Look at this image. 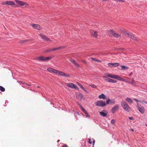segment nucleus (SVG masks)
Wrapping results in <instances>:
<instances>
[{"label":"nucleus","mask_w":147,"mask_h":147,"mask_svg":"<svg viewBox=\"0 0 147 147\" xmlns=\"http://www.w3.org/2000/svg\"><path fill=\"white\" fill-rule=\"evenodd\" d=\"M115 121L114 119H112L111 121V123L112 124H114L115 123Z\"/></svg>","instance_id":"32"},{"label":"nucleus","mask_w":147,"mask_h":147,"mask_svg":"<svg viewBox=\"0 0 147 147\" xmlns=\"http://www.w3.org/2000/svg\"><path fill=\"white\" fill-rule=\"evenodd\" d=\"M0 90L2 92H4L5 91V89L3 87L0 86Z\"/></svg>","instance_id":"24"},{"label":"nucleus","mask_w":147,"mask_h":147,"mask_svg":"<svg viewBox=\"0 0 147 147\" xmlns=\"http://www.w3.org/2000/svg\"><path fill=\"white\" fill-rule=\"evenodd\" d=\"M107 76H103V78H105V80L106 81L110 82V79H111L108 78L107 77Z\"/></svg>","instance_id":"23"},{"label":"nucleus","mask_w":147,"mask_h":147,"mask_svg":"<svg viewBox=\"0 0 147 147\" xmlns=\"http://www.w3.org/2000/svg\"><path fill=\"white\" fill-rule=\"evenodd\" d=\"M121 105L123 109L125 111L128 112L130 109V108L127 103L124 100H122L121 102Z\"/></svg>","instance_id":"3"},{"label":"nucleus","mask_w":147,"mask_h":147,"mask_svg":"<svg viewBox=\"0 0 147 147\" xmlns=\"http://www.w3.org/2000/svg\"><path fill=\"white\" fill-rule=\"evenodd\" d=\"M90 86L93 88H96V86L92 84H91L90 85Z\"/></svg>","instance_id":"28"},{"label":"nucleus","mask_w":147,"mask_h":147,"mask_svg":"<svg viewBox=\"0 0 147 147\" xmlns=\"http://www.w3.org/2000/svg\"><path fill=\"white\" fill-rule=\"evenodd\" d=\"M67 86L71 88H74L76 89H78V87L73 83H67Z\"/></svg>","instance_id":"11"},{"label":"nucleus","mask_w":147,"mask_h":147,"mask_svg":"<svg viewBox=\"0 0 147 147\" xmlns=\"http://www.w3.org/2000/svg\"><path fill=\"white\" fill-rule=\"evenodd\" d=\"M88 142L90 143V144H91L92 143L91 141V140L90 139H88Z\"/></svg>","instance_id":"40"},{"label":"nucleus","mask_w":147,"mask_h":147,"mask_svg":"<svg viewBox=\"0 0 147 147\" xmlns=\"http://www.w3.org/2000/svg\"><path fill=\"white\" fill-rule=\"evenodd\" d=\"M93 146L92 147H94V144L95 143V141L94 140H93Z\"/></svg>","instance_id":"43"},{"label":"nucleus","mask_w":147,"mask_h":147,"mask_svg":"<svg viewBox=\"0 0 147 147\" xmlns=\"http://www.w3.org/2000/svg\"><path fill=\"white\" fill-rule=\"evenodd\" d=\"M139 102H141L142 103H144V101L143 100H139Z\"/></svg>","instance_id":"42"},{"label":"nucleus","mask_w":147,"mask_h":147,"mask_svg":"<svg viewBox=\"0 0 147 147\" xmlns=\"http://www.w3.org/2000/svg\"><path fill=\"white\" fill-rule=\"evenodd\" d=\"M77 98L81 100L83 98L84 96L81 93H79L78 94V96H77Z\"/></svg>","instance_id":"21"},{"label":"nucleus","mask_w":147,"mask_h":147,"mask_svg":"<svg viewBox=\"0 0 147 147\" xmlns=\"http://www.w3.org/2000/svg\"><path fill=\"white\" fill-rule=\"evenodd\" d=\"M100 114L101 116H102L104 117H105L107 115V111H106L103 110V111L100 112Z\"/></svg>","instance_id":"15"},{"label":"nucleus","mask_w":147,"mask_h":147,"mask_svg":"<svg viewBox=\"0 0 147 147\" xmlns=\"http://www.w3.org/2000/svg\"><path fill=\"white\" fill-rule=\"evenodd\" d=\"M15 1L16 3L20 6H25L26 7H27L28 5V4L27 3L22 1L18 0H15Z\"/></svg>","instance_id":"8"},{"label":"nucleus","mask_w":147,"mask_h":147,"mask_svg":"<svg viewBox=\"0 0 147 147\" xmlns=\"http://www.w3.org/2000/svg\"><path fill=\"white\" fill-rule=\"evenodd\" d=\"M81 89L82 90H84L87 93H88V92L87 91V90H86L83 87H82V88Z\"/></svg>","instance_id":"33"},{"label":"nucleus","mask_w":147,"mask_h":147,"mask_svg":"<svg viewBox=\"0 0 147 147\" xmlns=\"http://www.w3.org/2000/svg\"><path fill=\"white\" fill-rule=\"evenodd\" d=\"M26 84V85H28V86H30V84Z\"/></svg>","instance_id":"49"},{"label":"nucleus","mask_w":147,"mask_h":147,"mask_svg":"<svg viewBox=\"0 0 147 147\" xmlns=\"http://www.w3.org/2000/svg\"><path fill=\"white\" fill-rule=\"evenodd\" d=\"M132 73H131V74H129V76H130L131 74H132Z\"/></svg>","instance_id":"52"},{"label":"nucleus","mask_w":147,"mask_h":147,"mask_svg":"<svg viewBox=\"0 0 147 147\" xmlns=\"http://www.w3.org/2000/svg\"><path fill=\"white\" fill-rule=\"evenodd\" d=\"M90 32L91 35L94 37H96L97 36V32L91 30L90 31Z\"/></svg>","instance_id":"13"},{"label":"nucleus","mask_w":147,"mask_h":147,"mask_svg":"<svg viewBox=\"0 0 147 147\" xmlns=\"http://www.w3.org/2000/svg\"><path fill=\"white\" fill-rule=\"evenodd\" d=\"M51 58V57H45L43 56H41L40 57H36V59L41 61H45L49 60Z\"/></svg>","instance_id":"5"},{"label":"nucleus","mask_w":147,"mask_h":147,"mask_svg":"<svg viewBox=\"0 0 147 147\" xmlns=\"http://www.w3.org/2000/svg\"><path fill=\"white\" fill-rule=\"evenodd\" d=\"M78 85L81 88H82V87H83V86L80 84H78Z\"/></svg>","instance_id":"39"},{"label":"nucleus","mask_w":147,"mask_h":147,"mask_svg":"<svg viewBox=\"0 0 147 147\" xmlns=\"http://www.w3.org/2000/svg\"><path fill=\"white\" fill-rule=\"evenodd\" d=\"M116 1H118L119 2H124V1L123 0H116Z\"/></svg>","instance_id":"36"},{"label":"nucleus","mask_w":147,"mask_h":147,"mask_svg":"<svg viewBox=\"0 0 147 147\" xmlns=\"http://www.w3.org/2000/svg\"><path fill=\"white\" fill-rule=\"evenodd\" d=\"M129 119L130 120H131V119H133V118L131 117H129Z\"/></svg>","instance_id":"44"},{"label":"nucleus","mask_w":147,"mask_h":147,"mask_svg":"<svg viewBox=\"0 0 147 147\" xmlns=\"http://www.w3.org/2000/svg\"><path fill=\"white\" fill-rule=\"evenodd\" d=\"M85 115L86 117H89L90 116L89 115H88V113L87 112H86V113H85Z\"/></svg>","instance_id":"35"},{"label":"nucleus","mask_w":147,"mask_h":147,"mask_svg":"<svg viewBox=\"0 0 147 147\" xmlns=\"http://www.w3.org/2000/svg\"><path fill=\"white\" fill-rule=\"evenodd\" d=\"M47 70L49 72L52 74H57L62 76H64L66 77H69L70 76L68 74H65L63 72L56 70L53 68L49 67L47 69Z\"/></svg>","instance_id":"1"},{"label":"nucleus","mask_w":147,"mask_h":147,"mask_svg":"<svg viewBox=\"0 0 147 147\" xmlns=\"http://www.w3.org/2000/svg\"><path fill=\"white\" fill-rule=\"evenodd\" d=\"M109 32L112 34L113 35L116 37H120L121 36L120 35L117 34V33L114 32L112 30H109Z\"/></svg>","instance_id":"14"},{"label":"nucleus","mask_w":147,"mask_h":147,"mask_svg":"<svg viewBox=\"0 0 147 147\" xmlns=\"http://www.w3.org/2000/svg\"><path fill=\"white\" fill-rule=\"evenodd\" d=\"M110 100L109 99H107L106 104H109V103H110Z\"/></svg>","instance_id":"30"},{"label":"nucleus","mask_w":147,"mask_h":147,"mask_svg":"<svg viewBox=\"0 0 147 147\" xmlns=\"http://www.w3.org/2000/svg\"><path fill=\"white\" fill-rule=\"evenodd\" d=\"M108 65L109 66L112 67V65L114 67H117L119 65V64L117 63H108Z\"/></svg>","instance_id":"16"},{"label":"nucleus","mask_w":147,"mask_h":147,"mask_svg":"<svg viewBox=\"0 0 147 147\" xmlns=\"http://www.w3.org/2000/svg\"><path fill=\"white\" fill-rule=\"evenodd\" d=\"M59 49V47H57L53 49H52L47 50L45 51V52L47 53L49 52H51L52 51H56Z\"/></svg>","instance_id":"18"},{"label":"nucleus","mask_w":147,"mask_h":147,"mask_svg":"<svg viewBox=\"0 0 147 147\" xmlns=\"http://www.w3.org/2000/svg\"><path fill=\"white\" fill-rule=\"evenodd\" d=\"M125 34L127 36L130 38L132 40H137V38L131 33L126 32L125 33Z\"/></svg>","instance_id":"6"},{"label":"nucleus","mask_w":147,"mask_h":147,"mask_svg":"<svg viewBox=\"0 0 147 147\" xmlns=\"http://www.w3.org/2000/svg\"><path fill=\"white\" fill-rule=\"evenodd\" d=\"M98 98L100 99H103L105 100L106 98V96L104 94L102 93L99 96Z\"/></svg>","instance_id":"20"},{"label":"nucleus","mask_w":147,"mask_h":147,"mask_svg":"<svg viewBox=\"0 0 147 147\" xmlns=\"http://www.w3.org/2000/svg\"><path fill=\"white\" fill-rule=\"evenodd\" d=\"M105 75L106 76H107L108 77L116 79L117 80H119L120 81H124V79L120 77L118 75H116L114 74H105Z\"/></svg>","instance_id":"2"},{"label":"nucleus","mask_w":147,"mask_h":147,"mask_svg":"<svg viewBox=\"0 0 147 147\" xmlns=\"http://www.w3.org/2000/svg\"><path fill=\"white\" fill-rule=\"evenodd\" d=\"M32 26L34 28L39 30H40L41 28V27L39 25L36 24H33L32 25Z\"/></svg>","instance_id":"17"},{"label":"nucleus","mask_w":147,"mask_h":147,"mask_svg":"<svg viewBox=\"0 0 147 147\" xmlns=\"http://www.w3.org/2000/svg\"><path fill=\"white\" fill-rule=\"evenodd\" d=\"M117 82V81H116L115 80H113V79H110V82L113 83H116Z\"/></svg>","instance_id":"27"},{"label":"nucleus","mask_w":147,"mask_h":147,"mask_svg":"<svg viewBox=\"0 0 147 147\" xmlns=\"http://www.w3.org/2000/svg\"><path fill=\"white\" fill-rule=\"evenodd\" d=\"M78 105H80V104L78 103Z\"/></svg>","instance_id":"54"},{"label":"nucleus","mask_w":147,"mask_h":147,"mask_svg":"<svg viewBox=\"0 0 147 147\" xmlns=\"http://www.w3.org/2000/svg\"><path fill=\"white\" fill-rule=\"evenodd\" d=\"M127 82H128L129 83H130L132 84H134V80L133 78H132V81L130 82H128L127 81Z\"/></svg>","instance_id":"29"},{"label":"nucleus","mask_w":147,"mask_h":147,"mask_svg":"<svg viewBox=\"0 0 147 147\" xmlns=\"http://www.w3.org/2000/svg\"><path fill=\"white\" fill-rule=\"evenodd\" d=\"M59 141H60V140H58L57 141V142H59Z\"/></svg>","instance_id":"50"},{"label":"nucleus","mask_w":147,"mask_h":147,"mask_svg":"<svg viewBox=\"0 0 147 147\" xmlns=\"http://www.w3.org/2000/svg\"><path fill=\"white\" fill-rule=\"evenodd\" d=\"M62 147H67V145L65 144Z\"/></svg>","instance_id":"45"},{"label":"nucleus","mask_w":147,"mask_h":147,"mask_svg":"<svg viewBox=\"0 0 147 147\" xmlns=\"http://www.w3.org/2000/svg\"><path fill=\"white\" fill-rule=\"evenodd\" d=\"M144 103H145L146 104H147V101H144Z\"/></svg>","instance_id":"48"},{"label":"nucleus","mask_w":147,"mask_h":147,"mask_svg":"<svg viewBox=\"0 0 147 147\" xmlns=\"http://www.w3.org/2000/svg\"><path fill=\"white\" fill-rule=\"evenodd\" d=\"M2 5H14L15 3L14 2L12 1H6L2 2L1 3Z\"/></svg>","instance_id":"9"},{"label":"nucleus","mask_w":147,"mask_h":147,"mask_svg":"<svg viewBox=\"0 0 147 147\" xmlns=\"http://www.w3.org/2000/svg\"><path fill=\"white\" fill-rule=\"evenodd\" d=\"M145 125L147 127V124H146Z\"/></svg>","instance_id":"53"},{"label":"nucleus","mask_w":147,"mask_h":147,"mask_svg":"<svg viewBox=\"0 0 147 147\" xmlns=\"http://www.w3.org/2000/svg\"><path fill=\"white\" fill-rule=\"evenodd\" d=\"M115 103V101L114 99L110 100V103L111 104H114Z\"/></svg>","instance_id":"25"},{"label":"nucleus","mask_w":147,"mask_h":147,"mask_svg":"<svg viewBox=\"0 0 147 147\" xmlns=\"http://www.w3.org/2000/svg\"><path fill=\"white\" fill-rule=\"evenodd\" d=\"M95 104L96 106L101 107H104L107 105L105 101H103L102 100L97 101L95 102Z\"/></svg>","instance_id":"4"},{"label":"nucleus","mask_w":147,"mask_h":147,"mask_svg":"<svg viewBox=\"0 0 147 147\" xmlns=\"http://www.w3.org/2000/svg\"><path fill=\"white\" fill-rule=\"evenodd\" d=\"M26 40H24L22 41L21 42H22L21 43H24L25 41H26Z\"/></svg>","instance_id":"46"},{"label":"nucleus","mask_w":147,"mask_h":147,"mask_svg":"<svg viewBox=\"0 0 147 147\" xmlns=\"http://www.w3.org/2000/svg\"><path fill=\"white\" fill-rule=\"evenodd\" d=\"M134 100L135 101L137 102H139V100H138V99H136V98H134Z\"/></svg>","instance_id":"38"},{"label":"nucleus","mask_w":147,"mask_h":147,"mask_svg":"<svg viewBox=\"0 0 147 147\" xmlns=\"http://www.w3.org/2000/svg\"><path fill=\"white\" fill-rule=\"evenodd\" d=\"M80 107L81 109L83 111V112H84L85 113H86V112H87L86 111V110L84 109H83L82 106H80Z\"/></svg>","instance_id":"31"},{"label":"nucleus","mask_w":147,"mask_h":147,"mask_svg":"<svg viewBox=\"0 0 147 147\" xmlns=\"http://www.w3.org/2000/svg\"><path fill=\"white\" fill-rule=\"evenodd\" d=\"M81 89L82 90H84L87 93H88V92L87 91V90H86L83 87H82V88Z\"/></svg>","instance_id":"34"},{"label":"nucleus","mask_w":147,"mask_h":147,"mask_svg":"<svg viewBox=\"0 0 147 147\" xmlns=\"http://www.w3.org/2000/svg\"><path fill=\"white\" fill-rule=\"evenodd\" d=\"M121 67H122V68L123 69H124L125 68H126L125 66L123 65H121Z\"/></svg>","instance_id":"37"},{"label":"nucleus","mask_w":147,"mask_h":147,"mask_svg":"<svg viewBox=\"0 0 147 147\" xmlns=\"http://www.w3.org/2000/svg\"><path fill=\"white\" fill-rule=\"evenodd\" d=\"M130 130L132 131H134V130L133 129H130Z\"/></svg>","instance_id":"47"},{"label":"nucleus","mask_w":147,"mask_h":147,"mask_svg":"<svg viewBox=\"0 0 147 147\" xmlns=\"http://www.w3.org/2000/svg\"><path fill=\"white\" fill-rule=\"evenodd\" d=\"M119 108V106L118 105H114V106L111 109V112L113 113H115L117 110H118Z\"/></svg>","instance_id":"10"},{"label":"nucleus","mask_w":147,"mask_h":147,"mask_svg":"<svg viewBox=\"0 0 147 147\" xmlns=\"http://www.w3.org/2000/svg\"><path fill=\"white\" fill-rule=\"evenodd\" d=\"M59 49H63L65 48V47H59Z\"/></svg>","instance_id":"41"},{"label":"nucleus","mask_w":147,"mask_h":147,"mask_svg":"<svg viewBox=\"0 0 147 147\" xmlns=\"http://www.w3.org/2000/svg\"><path fill=\"white\" fill-rule=\"evenodd\" d=\"M137 107L139 111L142 114L144 113V108L140 104L138 103L137 104Z\"/></svg>","instance_id":"7"},{"label":"nucleus","mask_w":147,"mask_h":147,"mask_svg":"<svg viewBox=\"0 0 147 147\" xmlns=\"http://www.w3.org/2000/svg\"><path fill=\"white\" fill-rule=\"evenodd\" d=\"M38 35L41 37L42 38L46 41H50V40L44 34H39Z\"/></svg>","instance_id":"12"},{"label":"nucleus","mask_w":147,"mask_h":147,"mask_svg":"<svg viewBox=\"0 0 147 147\" xmlns=\"http://www.w3.org/2000/svg\"><path fill=\"white\" fill-rule=\"evenodd\" d=\"M91 58V59H92V60H94V61H97V62H100V60H98V59H96V58Z\"/></svg>","instance_id":"26"},{"label":"nucleus","mask_w":147,"mask_h":147,"mask_svg":"<svg viewBox=\"0 0 147 147\" xmlns=\"http://www.w3.org/2000/svg\"><path fill=\"white\" fill-rule=\"evenodd\" d=\"M70 61L77 67H79V65L73 59H71Z\"/></svg>","instance_id":"19"},{"label":"nucleus","mask_w":147,"mask_h":147,"mask_svg":"<svg viewBox=\"0 0 147 147\" xmlns=\"http://www.w3.org/2000/svg\"><path fill=\"white\" fill-rule=\"evenodd\" d=\"M37 88H39V86H37Z\"/></svg>","instance_id":"55"},{"label":"nucleus","mask_w":147,"mask_h":147,"mask_svg":"<svg viewBox=\"0 0 147 147\" xmlns=\"http://www.w3.org/2000/svg\"><path fill=\"white\" fill-rule=\"evenodd\" d=\"M77 84H78H78H79V83H78V82H77Z\"/></svg>","instance_id":"51"},{"label":"nucleus","mask_w":147,"mask_h":147,"mask_svg":"<svg viewBox=\"0 0 147 147\" xmlns=\"http://www.w3.org/2000/svg\"><path fill=\"white\" fill-rule=\"evenodd\" d=\"M125 100L129 103L131 104L133 102L132 100L129 98L127 97L125 99Z\"/></svg>","instance_id":"22"}]
</instances>
